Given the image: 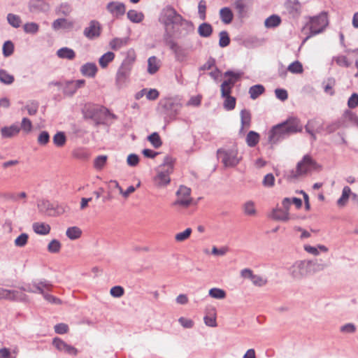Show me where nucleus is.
I'll return each mask as SVG.
<instances>
[{
	"instance_id": "obj_1",
	"label": "nucleus",
	"mask_w": 358,
	"mask_h": 358,
	"mask_svg": "<svg viewBox=\"0 0 358 358\" xmlns=\"http://www.w3.org/2000/svg\"><path fill=\"white\" fill-rule=\"evenodd\" d=\"M302 130V125L296 118H290L286 122L279 124L272 128L269 132L268 141L275 143L285 136Z\"/></svg>"
},
{
	"instance_id": "obj_2",
	"label": "nucleus",
	"mask_w": 358,
	"mask_h": 358,
	"mask_svg": "<svg viewBox=\"0 0 358 358\" xmlns=\"http://www.w3.org/2000/svg\"><path fill=\"white\" fill-rule=\"evenodd\" d=\"M174 160L170 156H166L163 163L156 169V175L153 178L155 186L158 188L166 187L171 182L170 175L173 171Z\"/></svg>"
},
{
	"instance_id": "obj_3",
	"label": "nucleus",
	"mask_w": 358,
	"mask_h": 358,
	"mask_svg": "<svg viewBox=\"0 0 358 358\" xmlns=\"http://www.w3.org/2000/svg\"><path fill=\"white\" fill-rule=\"evenodd\" d=\"M319 168L320 166L317 162L310 155H306L303 157L302 160L298 162L296 170H292L289 172V178L295 179L312 170H316Z\"/></svg>"
},
{
	"instance_id": "obj_4",
	"label": "nucleus",
	"mask_w": 358,
	"mask_h": 358,
	"mask_svg": "<svg viewBox=\"0 0 358 358\" xmlns=\"http://www.w3.org/2000/svg\"><path fill=\"white\" fill-rule=\"evenodd\" d=\"M329 24L327 15L325 13H321L318 15L310 17L309 20L310 34L304 39L306 41L310 37L324 31Z\"/></svg>"
},
{
	"instance_id": "obj_5",
	"label": "nucleus",
	"mask_w": 358,
	"mask_h": 358,
	"mask_svg": "<svg viewBox=\"0 0 358 358\" xmlns=\"http://www.w3.org/2000/svg\"><path fill=\"white\" fill-rule=\"evenodd\" d=\"M217 157L226 167L235 166L240 162V158L238 157V151L236 149L218 150Z\"/></svg>"
},
{
	"instance_id": "obj_6",
	"label": "nucleus",
	"mask_w": 358,
	"mask_h": 358,
	"mask_svg": "<svg viewBox=\"0 0 358 358\" xmlns=\"http://www.w3.org/2000/svg\"><path fill=\"white\" fill-rule=\"evenodd\" d=\"M164 109V114L170 119L173 120L181 109L182 105L173 99H165L159 103Z\"/></svg>"
},
{
	"instance_id": "obj_7",
	"label": "nucleus",
	"mask_w": 358,
	"mask_h": 358,
	"mask_svg": "<svg viewBox=\"0 0 358 358\" xmlns=\"http://www.w3.org/2000/svg\"><path fill=\"white\" fill-rule=\"evenodd\" d=\"M192 202L191 189L186 186H180L176 192V200L174 201L173 205L187 208L191 205Z\"/></svg>"
},
{
	"instance_id": "obj_8",
	"label": "nucleus",
	"mask_w": 358,
	"mask_h": 358,
	"mask_svg": "<svg viewBox=\"0 0 358 358\" xmlns=\"http://www.w3.org/2000/svg\"><path fill=\"white\" fill-rule=\"evenodd\" d=\"M180 16L177 14L175 9L166 7L160 14L159 21L168 29L169 26L179 22Z\"/></svg>"
},
{
	"instance_id": "obj_9",
	"label": "nucleus",
	"mask_w": 358,
	"mask_h": 358,
	"mask_svg": "<svg viewBox=\"0 0 358 358\" xmlns=\"http://www.w3.org/2000/svg\"><path fill=\"white\" fill-rule=\"evenodd\" d=\"M102 27L101 23L96 20H90L87 26L83 29V36L88 40L97 39L101 34Z\"/></svg>"
},
{
	"instance_id": "obj_10",
	"label": "nucleus",
	"mask_w": 358,
	"mask_h": 358,
	"mask_svg": "<svg viewBox=\"0 0 358 358\" xmlns=\"http://www.w3.org/2000/svg\"><path fill=\"white\" fill-rule=\"evenodd\" d=\"M290 275L294 279H302L309 275L308 266L307 261H298L296 262L289 268Z\"/></svg>"
},
{
	"instance_id": "obj_11",
	"label": "nucleus",
	"mask_w": 358,
	"mask_h": 358,
	"mask_svg": "<svg viewBox=\"0 0 358 358\" xmlns=\"http://www.w3.org/2000/svg\"><path fill=\"white\" fill-rule=\"evenodd\" d=\"M33 286L36 287V290L38 291V293L41 294L43 296L44 299L48 302L52 303H60V300L59 299L55 297L52 295L44 292V289L49 290L52 287V285L49 281L46 280H41L38 282H34L33 284Z\"/></svg>"
},
{
	"instance_id": "obj_12",
	"label": "nucleus",
	"mask_w": 358,
	"mask_h": 358,
	"mask_svg": "<svg viewBox=\"0 0 358 358\" xmlns=\"http://www.w3.org/2000/svg\"><path fill=\"white\" fill-rule=\"evenodd\" d=\"M108 13L115 18H120L126 13V6L120 1H110L106 6Z\"/></svg>"
},
{
	"instance_id": "obj_13",
	"label": "nucleus",
	"mask_w": 358,
	"mask_h": 358,
	"mask_svg": "<svg viewBox=\"0 0 358 358\" xmlns=\"http://www.w3.org/2000/svg\"><path fill=\"white\" fill-rule=\"evenodd\" d=\"M241 275L243 278L250 279L252 283L256 287H263L268 282L266 278L259 275L254 274L250 268H244L241 271Z\"/></svg>"
},
{
	"instance_id": "obj_14",
	"label": "nucleus",
	"mask_w": 358,
	"mask_h": 358,
	"mask_svg": "<svg viewBox=\"0 0 358 358\" xmlns=\"http://www.w3.org/2000/svg\"><path fill=\"white\" fill-rule=\"evenodd\" d=\"M52 345L59 352L72 356H76L78 350L73 346L69 345L65 341L59 338H55L52 341Z\"/></svg>"
},
{
	"instance_id": "obj_15",
	"label": "nucleus",
	"mask_w": 358,
	"mask_h": 358,
	"mask_svg": "<svg viewBox=\"0 0 358 358\" xmlns=\"http://www.w3.org/2000/svg\"><path fill=\"white\" fill-rule=\"evenodd\" d=\"M131 68L121 64L115 76V83L118 87H123L130 76Z\"/></svg>"
},
{
	"instance_id": "obj_16",
	"label": "nucleus",
	"mask_w": 358,
	"mask_h": 358,
	"mask_svg": "<svg viewBox=\"0 0 358 358\" xmlns=\"http://www.w3.org/2000/svg\"><path fill=\"white\" fill-rule=\"evenodd\" d=\"M171 49L175 54L176 59L180 62H184L187 60L189 56V50L184 48L175 43L171 45Z\"/></svg>"
},
{
	"instance_id": "obj_17",
	"label": "nucleus",
	"mask_w": 358,
	"mask_h": 358,
	"mask_svg": "<svg viewBox=\"0 0 358 358\" xmlns=\"http://www.w3.org/2000/svg\"><path fill=\"white\" fill-rule=\"evenodd\" d=\"M74 27V22L66 18H58L53 21L52 28L55 31L59 29L71 30Z\"/></svg>"
},
{
	"instance_id": "obj_18",
	"label": "nucleus",
	"mask_w": 358,
	"mask_h": 358,
	"mask_svg": "<svg viewBox=\"0 0 358 358\" xmlns=\"http://www.w3.org/2000/svg\"><path fill=\"white\" fill-rule=\"evenodd\" d=\"M307 263L308 266L309 275H312L324 271L327 267V265L325 263H324L321 259L308 260Z\"/></svg>"
},
{
	"instance_id": "obj_19",
	"label": "nucleus",
	"mask_w": 358,
	"mask_h": 358,
	"mask_svg": "<svg viewBox=\"0 0 358 358\" xmlns=\"http://www.w3.org/2000/svg\"><path fill=\"white\" fill-rule=\"evenodd\" d=\"M288 13L294 18L298 17L301 13V5L298 0H289L286 3Z\"/></svg>"
},
{
	"instance_id": "obj_20",
	"label": "nucleus",
	"mask_w": 358,
	"mask_h": 358,
	"mask_svg": "<svg viewBox=\"0 0 358 358\" xmlns=\"http://www.w3.org/2000/svg\"><path fill=\"white\" fill-rule=\"evenodd\" d=\"M270 217L275 220L282 222H287L292 218L287 210L279 208L273 209Z\"/></svg>"
},
{
	"instance_id": "obj_21",
	"label": "nucleus",
	"mask_w": 358,
	"mask_h": 358,
	"mask_svg": "<svg viewBox=\"0 0 358 358\" xmlns=\"http://www.w3.org/2000/svg\"><path fill=\"white\" fill-rule=\"evenodd\" d=\"M241 127L240 129V134H244L245 130L250 128L251 124V113L249 110L243 109L241 111Z\"/></svg>"
},
{
	"instance_id": "obj_22",
	"label": "nucleus",
	"mask_w": 358,
	"mask_h": 358,
	"mask_svg": "<svg viewBox=\"0 0 358 358\" xmlns=\"http://www.w3.org/2000/svg\"><path fill=\"white\" fill-rule=\"evenodd\" d=\"M20 131V127L17 124L8 127H3L1 129V135L3 138H9L17 136Z\"/></svg>"
},
{
	"instance_id": "obj_23",
	"label": "nucleus",
	"mask_w": 358,
	"mask_h": 358,
	"mask_svg": "<svg viewBox=\"0 0 358 358\" xmlns=\"http://www.w3.org/2000/svg\"><path fill=\"white\" fill-rule=\"evenodd\" d=\"M98 71V68L94 63L88 62L83 64L80 68V72L84 76L94 78Z\"/></svg>"
},
{
	"instance_id": "obj_24",
	"label": "nucleus",
	"mask_w": 358,
	"mask_h": 358,
	"mask_svg": "<svg viewBox=\"0 0 358 358\" xmlns=\"http://www.w3.org/2000/svg\"><path fill=\"white\" fill-rule=\"evenodd\" d=\"M22 287L19 290H8V299L10 301H27L28 296L24 293Z\"/></svg>"
},
{
	"instance_id": "obj_25",
	"label": "nucleus",
	"mask_w": 358,
	"mask_h": 358,
	"mask_svg": "<svg viewBox=\"0 0 358 358\" xmlns=\"http://www.w3.org/2000/svg\"><path fill=\"white\" fill-rule=\"evenodd\" d=\"M242 210L244 215L250 217H255L257 214L255 202L248 200L242 205Z\"/></svg>"
},
{
	"instance_id": "obj_26",
	"label": "nucleus",
	"mask_w": 358,
	"mask_h": 358,
	"mask_svg": "<svg viewBox=\"0 0 358 358\" xmlns=\"http://www.w3.org/2000/svg\"><path fill=\"white\" fill-rule=\"evenodd\" d=\"M129 41V37L124 38H114L109 42V47L113 50H118L120 48L126 46Z\"/></svg>"
},
{
	"instance_id": "obj_27",
	"label": "nucleus",
	"mask_w": 358,
	"mask_h": 358,
	"mask_svg": "<svg viewBox=\"0 0 358 358\" xmlns=\"http://www.w3.org/2000/svg\"><path fill=\"white\" fill-rule=\"evenodd\" d=\"M34 231L39 235H48L50 231V226L45 222H34L32 224Z\"/></svg>"
},
{
	"instance_id": "obj_28",
	"label": "nucleus",
	"mask_w": 358,
	"mask_h": 358,
	"mask_svg": "<svg viewBox=\"0 0 358 358\" xmlns=\"http://www.w3.org/2000/svg\"><path fill=\"white\" fill-rule=\"evenodd\" d=\"M160 68V60L155 56H152L148 59V72L153 75L156 73Z\"/></svg>"
},
{
	"instance_id": "obj_29",
	"label": "nucleus",
	"mask_w": 358,
	"mask_h": 358,
	"mask_svg": "<svg viewBox=\"0 0 358 358\" xmlns=\"http://www.w3.org/2000/svg\"><path fill=\"white\" fill-rule=\"evenodd\" d=\"M304 250L314 256H318L320 255V251L322 252H327L329 251V248L324 245H317V247L311 246L310 245H305L303 246Z\"/></svg>"
},
{
	"instance_id": "obj_30",
	"label": "nucleus",
	"mask_w": 358,
	"mask_h": 358,
	"mask_svg": "<svg viewBox=\"0 0 358 358\" xmlns=\"http://www.w3.org/2000/svg\"><path fill=\"white\" fill-rule=\"evenodd\" d=\"M57 55L58 57L61 59H66L69 60H72L76 57V52L71 48L64 47L59 49L57 51Z\"/></svg>"
},
{
	"instance_id": "obj_31",
	"label": "nucleus",
	"mask_w": 358,
	"mask_h": 358,
	"mask_svg": "<svg viewBox=\"0 0 358 358\" xmlns=\"http://www.w3.org/2000/svg\"><path fill=\"white\" fill-rule=\"evenodd\" d=\"M242 72L227 71L224 73V76L229 77V79L224 80L223 83H226L227 85H229L233 87L236 82L242 76Z\"/></svg>"
},
{
	"instance_id": "obj_32",
	"label": "nucleus",
	"mask_w": 358,
	"mask_h": 358,
	"mask_svg": "<svg viewBox=\"0 0 358 358\" xmlns=\"http://www.w3.org/2000/svg\"><path fill=\"white\" fill-rule=\"evenodd\" d=\"M136 59V54L134 49L130 48L126 52V57L121 64L132 69L133 64H134Z\"/></svg>"
},
{
	"instance_id": "obj_33",
	"label": "nucleus",
	"mask_w": 358,
	"mask_h": 358,
	"mask_svg": "<svg viewBox=\"0 0 358 358\" xmlns=\"http://www.w3.org/2000/svg\"><path fill=\"white\" fill-rule=\"evenodd\" d=\"M220 17L223 23L228 24L232 22L234 15L229 8L224 7L220 9Z\"/></svg>"
},
{
	"instance_id": "obj_34",
	"label": "nucleus",
	"mask_w": 358,
	"mask_h": 358,
	"mask_svg": "<svg viewBox=\"0 0 358 358\" xmlns=\"http://www.w3.org/2000/svg\"><path fill=\"white\" fill-rule=\"evenodd\" d=\"M198 34L203 38L210 37L213 33L212 25L207 22L201 23L198 27Z\"/></svg>"
},
{
	"instance_id": "obj_35",
	"label": "nucleus",
	"mask_w": 358,
	"mask_h": 358,
	"mask_svg": "<svg viewBox=\"0 0 358 358\" xmlns=\"http://www.w3.org/2000/svg\"><path fill=\"white\" fill-rule=\"evenodd\" d=\"M115 59V54L113 52H107L103 54L99 59V64L102 69L108 66V64Z\"/></svg>"
},
{
	"instance_id": "obj_36",
	"label": "nucleus",
	"mask_w": 358,
	"mask_h": 358,
	"mask_svg": "<svg viewBox=\"0 0 358 358\" xmlns=\"http://www.w3.org/2000/svg\"><path fill=\"white\" fill-rule=\"evenodd\" d=\"M82 235V230L78 227H71L67 228L66 231V236L70 240L78 239Z\"/></svg>"
},
{
	"instance_id": "obj_37",
	"label": "nucleus",
	"mask_w": 358,
	"mask_h": 358,
	"mask_svg": "<svg viewBox=\"0 0 358 358\" xmlns=\"http://www.w3.org/2000/svg\"><path fill=\"white\" fill-rule=\"evenodd\" d=\"M351 189L348 186H345L342 190V195L337 201V205L339 207L345 206L349 199Z\"/></svg>"
},
{
	"instance_id": "obj_38",
	"label": "nucleus",
	"mask_w": 358,
	"mask_h": 358,
	"mask_svg": "<svg viewBox=\"0 0 358 358\" xmlns=\"http://www.w3.org/2000/svg\"><path fill=\"white\" fill-rule=\"evenodd\" d=\"M128 19L134 23H139L143 21L144 15L141 12L135 10H129L127 13Z\"/></svg>"
},
{
	"instance_id": "obj_39",
	"label": "nucleus",
	"mask_w": 358,
	"mask_h": 358,
	"mask_svg": "<svg viewBox=\"0 0 358 358\" xmlns=\"http://www.w3.org/2000/svg\"><path fill=\"white\" fill-rule=\"evenodd\" d=\"M281 18L277 15H272L265 20L264 25L266 28H274L280 25Z\"/></svg>"
},
{
	"instance_id": "obj_40",
	"label": "nucleus",
	"mask_w": 358,
	"mask_h": 358,
	"mask_svg": "<svg viewBox=\"0 0 358 358\" xmlns=\"http://www.w3.org/2000/svg\"><path fill=\"white\" fill-rule=\"evenodd\" d=\"M264 92V87L262 85H255L250 87L249 94L252 99H256Z\"/></svg>"
},
{
	"instance_id": "obj_41",
	"label": "nucleus",
	"mask_w": 358,
	"mask_h": 358,
	"mask_svg": "<svg viewBox=\"0 0 358 358\" xmlns=\"http://www.w3.org/2000/svg\"><path fill=\"white\" fill-rule=\"evenodd\" d=\"M259 141V135L258 133L250 131L246 136V143L248 146H255Z\"/></svg>"
},
{
	"instance_id": "obj_42",
	"label": "nucleus",
	"mask_w": 358,
	"mask_h": 358,
	"mask_svg": "<svg viewBox=\"0 0 358 358\" xmlns=\"http://www.w3.org/2000/svg\"><path fill=\"white\" fill-rule=\"evenodd\" d=\"M209 296L215 299H223L226 297V292L220 288L213 287L208 291Z\"/></svg>"
},
{
	"instance_id": "obj_43",
	"label": "nucleus",
	"mask_w": 358,
	"mask_h": 358,
	"mask_svg": "<svg viewBox=\"0 0 358 358\" xmlns=\"http://www.w3.org/2000/svg\"><path fill=\"white\" fill-rule=\"evenodd\" d=\"M17 350L7 348H0V358H17Z\"/></svg>"
},
{
	"instance_id": "obj_44",
	"label": "nucleus",
	"mask_w": 358,
	"mask_h": 358,
	"mask_svg": "<svg viewBox=\"0 0 358 358\" xmlns=\"http://www.w3.org/2000/svg\"><path fill=\"white\" fill-rule=\"evenodd\" d=\"M66 138L64 132H57L53 136V143L57 147H62L65 145Z\"/></svg>"
},
{
	"instance_id": "obj_45",
	"label": "nucleus",
	"mask_w": 358,
	"mask_h": 358,
	"mask_svg": "<svg viewBox=\"0 0 358 358\" xmlns=\"http://www.w3.org/2000/svg\"><path fill=\"white\" fill-rule=\"evenodd\" d=\"M14 76L9 74L6 70H0V81L5 85H10L14 82Z\"/></svg>"
},
{
	"instance_id": "obj_46",
	"label": "nucleus",
	"mask_w": 358,
	"mask_h": 358,
	"mask_svg": "<svg viewBox=\"0 0 358 358\" xmlns=\"http://www.w3.org/2000/svg\"><path fill=\"white\" fill-rule=\"evenodd\" d=\"M192 232L191 228H187L185 231L177 233L175 235V241L179 243L183 242L190 237Z\"/></svg>"
},
{
	"instance_id": "obj_47",
	"label": "nucleus",
	"mask_w": 358,
	"mask_h": 358,
	"mask_svg": "<svg viewBox=\"0 0 358 358\" xmlns=\"http://www.w3.org/2000/svg\"><path fill=\"white\" fill-rule=\"evenodd\" d=\"M148 140L155 148H159L162 145L161 138L157 132H154L148 136Z\"/></svg>"
},
{
	"instance_id": "obj_48",
	"label": "nucleus",
	"mask_w": 358,
	"mask_h": 358,
	"mask_svg": "<svg viewBox=\"0 0 358 358\" xmlns=\"http://www.w3.org/2000/svg\"><path fill=\"white\" fill-rule=\"evenodd\" d=\"M7 20L10 25H11L13 27L18 28L20 27L22 24V20L20 19V17L19 15L9 13L7 15Z\"/></svg>"
},
{
	"instance_id": "obj_49",
	"label": "nucleus",
	"mask_w": 358,
	"mask_h": 358,
	"mask_svg": "<svg viewBox=\"0 0 358 358\" xmlns=\"http://www.w3.org/2000/svg\"><path fill=\"white\" fill-rule=\"evenodd\" d=\"M38 210L42 213H48L49 210L52 209V206L49 201L41 199L37 203Z\"/></svg>"
},
{
	"instance_id": "obj_50",
	"label": "nucleus",
	"mask_w": 358,
	"mask_h": 358,
	"mask_svg": "<svg viewBox=\"0 0 358 358\" xmlns=\"http://www.w3.org/2000/svg\"><path fill=\"white\" fill-rule=\"evenodd\" d=\"M48 251L50 253H58L61 248L62 244L59 241L52 239L48 245Z\"/></svg>"
},
{
	"instance_id": "obj_51",
	"label": "nucleus",
	"mask_w": 358,
	"mask_h": 358,
	"mask_svg": "<svg viewBox=\"0 0 358 358\" xmlns=\"http://www.w3.org/2000/svg\"><path fill=\"white\" fill-rule=\"evenodd\" d=\"M219 45L221 48H225L230 43V38L229 34L226 31H222L219 34Z\"/></svg>"
},
{
	"instance_id": "obj_52",
	"label": "nucleus",
	"mask_w": 358,
	"mask_h": 358,
	"mask_svg": "<svg viewBox=\"0 0 358 358\" xmlns=\"http://www.w3.org/2000/svg\"><path fill=\"white\" fill-rule=\"evenodd\" d=\"M29 235L26 233H22L14 241V244L16 247L22 248L28 243Z\"/></svg>"
},
{
	"instance_id": "obj_53",
	"label": "nucleus",
	"mask_w": 358,
	"mask_h": 358,
	"mask_svg": "<svg viewBox=\"0 0 358 358\" xmlns=\"http://www.w3.org/2000/svg\"><path fill=\"white\" fill-rule=\"evenodd\" d=\"M56 13L57 15H63L68 16L72 11L71 6L66 3H62L59 7L56 8Z\"/></svg>"
},
{
	"instance_id": "obj_54",
	"label": "nucleus",
	"mask_w": 358,
	"mask_h": 358,
	"mask_svg": "<svg viewBox=\"0 0 358 358\" xmlns=\"http://www.w3.org/2000/svg\"><path fill=\"white\" fill-rule=\"evenodd\" d=\"M107 156L106 155H99L95 158L94 161V167L96 170H101L106 164L107 162Z\"/></svg>"
},
{
	"instance_id": "obj_55",
	"label": "nucleus",
	"mask_w": 358,
	"mask_h": 358,
	"mask_svg": "<svg viewBox=\"0 0 358 358\" xmlns=\"http://www.w3.org/2000/svg\"><path fill=\"white\" fill-rule=\"evenodd\" d=\"M23 29L27 34H34L38 31L39 26L36 22H27L24 24Z\"/></svg>"
},
{
	"instance_id": "obj_56",
	"label": "nucleus",
	"mask_w": 358,
	"mask_h": 358,
	"mask_svg": "<svg viewBox=\"0 0 358 358\" xmlns=\"http://www.w3.org/2000/svg\"><path fill=\"white\" fill-rule=\"evenodd\" d=\"M287 70L292 73H301L303 72V66L299 61H295L288 66Z\"/></svg>"
},
{
	"instance_id": "obj_57",
	"label": "nucleus",
	"mask_w": 358,
	"mask_h": 358,
	"mask_svg": "<svg viewBox=\"0 0 358 358\" xmlns=\"http://www.w3.org/2000/svg\"><path fill=\"white\" fill-rule=\"evenodd\" d=\"M204 323L206 326L210 327H217V321H216V314L215 313H213L210 315H206L203 317Z\"/></svg>"
},
{
	"instance_id": "obj_58",
	"label": "nucleus",
	"mask_w": 358,
	"mask_h": 358,
	"mask_svg": "<svg viewBox=\"0 0 358 358\" xmlns=\"http://www.w3.org/2000/svg\"><path fill=\"white\" fill-rule=\"evenodd\" d=\"M50 141V135L48 131H41L37 138V142L40 145H46Z\"/></svg>"
},
{
	"instance_id": "obj_59",
	"label": "nucleus",
	"mask_w": 358,
	"mask_h": 358,
	"mask_svg": "<svg viewBox=\"0 0 358 358\" xmlns=\"http://www.w3.org/2000/svg\"><path fill=\"white\" fill-rule=\"evenodd\" d=\"M142 93H145L146 98L148 100H156L159 96V92L156 89H143L141 90Z\"/></svg>"
},
{
	"instance_id": "obj_60",
	"label": "nucleus",
	"mask_w": 358,
	"mask_h": 358,
	"mask_svg": "<svg viewBox=\"0 0 358 358\" xmlns=\"http://www.w3.org/2000/svg\"><path fill=\"white\" fill-rule=\"evenodd\" d=\"M224 97L225 98V100L224 102V108L228 110L234 109L236 106L235 98L233 96H225Z\"/></svg>"
},
{
	"instance_id": "obj_61",
	"label": "nucleus",
	"mask_w": 358,
	"mask_h": 358,
	"mask_svg": "<svg viewBox=\"0 0 358 358\" xmlns=\"http://www.w3.org/2000/svg\"><path fill=\"white\" fill-rule=\"evenodd\" d=\"M110 294L113 297L120 298L124 295V289L121 286H114L110 289Z\"/></svg>"
},
{
	"instance_id": "obj_62",
	"label": "nucleus",
	"mask_w": 358,
	"mask_h": 358,
	"mask_svg": "<svg viewBox=\"0 0 358 358\" xmlns=\"http://www.w3.org/2000/svg\"><path fill=\"white\" fill-rule=\"evenodd\" d=\"M76 91L72 81L67 82L63 89L64 94L68 96H72Z\"/></svg>"
},
{
	"instance_id": "obj_63",
	"label": "nucleus",
	"mask_w": 358,
	"mask_h": 358,
	"mask_svg": "<svg viewBox=\"0 0 358 358\" xmlns=\"http://www.w3.org/2000/svg\"><path fill=\"white\" fill-rule=\"evenodd\" d=\"M14 46L12 42L6 41L3 45V53L5 57L11 55L13 52Z\"/></svg>"
},
{
	"instance_id": "obj_64",
	"label": "nucleus",
	"mask_w": 358,
	"mask_h": 358,
	"mask_svg": "<svg viewBox=\"0 0 358 358\" xmlns=\"http://www.w3.org/2000/svg\"><path fill=\"white\" fill-rule=\"evenodd\" d=\"M358 106V94L353 93L348 101V106L350 108H355Z\"/></svg>"
}]
</instances>
